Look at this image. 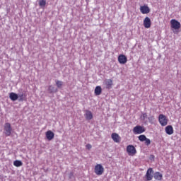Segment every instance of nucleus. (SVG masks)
<instances>
[{
    "instance_id": "obj_1",
    "label": "nucleus",
    "mask_w": 181,
    "mask_h": 181,
    "mask_svg": "<svg viewBox=\"0 0 181 181\" xmlns=\"http://www.w3.org/2000/svg\"><path fill=\"white\" fill-rule=\"evenodd\" d=\"M94 172L97 176H101L104 173V167L101 164H96L95 165Z\"/></svg>"
},
{
    "instance_id": "obj_2",
    "label": "nucleus",
    "mask_w": 181,
    "mask_h": 181,
    "mask_svg": "<svg viewBox=\"0 0 181 181\" xmlns=\"http://www.w3.org/2000/svg\"><path fill=\"white\" fill-rule=\"evenodd\" d=\"M170 27L171 29H174V30H179L181 28L180 22L177 21L176 19H172L170 21Z\"/></svg>"
},
{
    "instance_id": "obj_3",
    "label": "nucleus",
    "mask_w": 181,
    "mask_h": 181,
    "mask_svg": "<svg viewBox=\"0 0 181 181\" xmlns=\"http://www.w3.org/2000/svg\"><path fill=\"white\" fill-rule=\"evenodd\" d=\"M127 152L129 156H135L136 154V148L133 145H129L127 146Z\"/></svg>"
},
{
    "instance_id": "obj_4",
    "label": "nucleus",
    "mask_w": 181,
    "mask_h": 181,
    "mask_svg": "<svg viewBox=\"0 0 181 181\" xmlns=\"http://www.w3.org/2000/svg\"><path fill=\"white\" fill-rule=\"evenodd\" d=\"M158 121L161 125V127H166L168 125V117L164 115H159L158 116Z\"/></svg>"
},
{
    "instance_id": "obj_5",
    "label": "nucleus",
    "mask_w": 181,
    "mask_h": 181,
    "mask_svg": "<svg viewBox=\"0 0 181 181\" xmlns=\"http://www.w3.org/2000/svg\"><path fill=\"white\" fill-rule=\"evenodd\" d=\"M145 132V128L142 126L137 125L133 128V134L134 135H139Z\"/></svg>"
},
{
    "instance_id": "obj_6",
    "label": "nucleus",
    "mask_w": 181,
    "mask_h": 181,
    "mask_svg": "<svg viewBox=\"0 0 181 181\" xmlns=\"http://www.w3.org/2000/svg\"><path fill=\"white\" fill-rule=\"evenodd\" d=\"M153 179V169L149 168L145 175V181H151Z\"/></svg>"
},
{
    "instance_id": "obj_7",
    "label": "nucleus",
    "mask_w": 181,
    "mask_h": 181,
    "mask_svg": "<svg viewBox=\"0 0 181 181\" xmlns=\"http://www.w3.org/2000/svg\"><path fill=\"white\" fill-rule=\"evenodd\" d=\"M4 131L6 136H11L12 134V127H11V123H5Z\"/></svg>"
},
{
    "instance_id": "obj_8",
    "label": "nucleus",
    "mask_w": 181,
    "mask_h": 181,
    "mask_svg": "<svg viewBox=\"0 0 181 181\" xmlns=\"http://www.w3.org/2000/svg\"><path fill=\"white\" fill-rule=\"evenodd\" d=\"M117 60L120 64H125L128 62V58L124 54H119Z\"/></svg>"
},
{
    "instance_id": "obj_9",
    "label": "nucleus",
    "mask_w": 181,
    "mask_h": 181,
    "mask_svg": "<svg viewBox=\"0 0 181 181\" xmlns=\"http://www.w3.org/2000/svg\"><path fill=\"white\" fill-rule=\"evenodd\" d=\"M143 25L146 29H149L152 23L151 22V18L149 17H146L143 21Z\"/></svg>"
},
{
    "instance_id": "obj_10",
    "label": "nucleus",
    "mask_w": 181,
    "mask_h": 181,
    "mask_svg": "<svg viewBox=\"0 0 181 181\" xmlns=\"http://www.w3.org/2000/svg\"><path fill=\"white\" fill-rule=\"evenodd\" d=\"M111 138L116 144H119V142H121V136H119V134L112 133Z\"/></svg>"
},
{
    "instance_id": "obj_11",
    "label": "nucleus",
    "mask_w": 181,
    "mask_h": 181,
    "mask_svg": "<svg viewBox=\"0 0 181 181\" xmlns=\"http://www.w3.org/2000/svg\"><path fill=\"white\" fill-rule=\"evenodd\" d=\"M140 12L143 13V15L148 14L151 12V9L146 5L140 6Z\"/></svg>"
},
{
    "instance_id": "obj_12",
    "label": "nucleus",
    "mask_w": 181,
    "mask_h": 181,
    "mask_svg": "<svg viewBox=\"0 0 181 181\" xmlns=\"http://www.w3.org/2000/svg\"><path fill=\"white\" fill-rule=\"evenodd\" d=\"M46 138L48 141H52L54 139V134L53 132L49 130L46 132Z\"/></svg>"
},
{
    "instance_id": "obj_13",
    "label": "nucleus",
    "mask_w": 181,
    "mask_h": 181,
    "mask_svg": "<svg viewBox=\"0 0 181 181\" xmlns=\"http://www.w3.org/2000/svg\"><path fill=\"white\" fill-rule=\"evenodd\" d=\"M85 118L87 121H90V119H93V112H91V111L90 110H86Z\"/></svg>"
},
{
    "instance_id": "obj_14",
    "label": "nucleus",
    "mask_w": 181,
    "mask_h": 181,
    "mask_svg": "<svg viewBox=\"0 0 181 181\" xmlns=\"http://www.w3.org/2000/svg\"><path fill=\"white\" fill-rule=\"evenodd\" d=\"M165 131L168 135H172L173 134V127L168 125L165 127Z\"/></svg>"
},
{
    "instance_id": "obj_15",
    "label": "nucleus",
    "mask_w": 181,
    "mask_h": 181,
    "mask_svg": "<svg viewBox=\"0 0 181 181\" xmlns=\"http://www.w3.org/2000/svg\"><path fill=\"white\" fill-rule=\"evenodd\" d=\"M9 98L10 100H11V101H16V100L19 98V96L18 95V94L13 92H11L9 93Z\"/></svg>"
},
{
    "instance_id": "obj_16",
    "label": "nucleus",
    "mask_w": 181,
    "mask_h": 181,
    "mask_svg": "<svg viewBox=\"0 0 181 181\" xmlns=\"http://www.w3.org/2000/svg\"><path fill=\"white\" fill-rule=\"evenodd\" d=\"M105 86H106V88L110 90L112 87V81L111 79H107L105 81Z\"/></svg>"
},
{
    "instance_id": "obj_17",
    "label": "nucleus",
    "mask_w": 181,
    "mask_h": 181,
    "mask_svg": "<svg viewBox=\"0 0 181 181\" xmlns=\"http://www.w3.org/2000/svg\"><path fill=\"white\" fill-rule=\"evenodd\" d=\"M163 177V175L160 173L156 172L154 173V179H156V180L160 181V180H162Z\"/></svg>"
},
{
    "instance_id": "obj_18",
    "label": "nucleus",
    "mask_w": 181,
    "mask_h": 181,
    "mask_svg": "<svg viewBox=\"0 0 181 181\" xmlns=\"http://www.w3.org/2000/svg\"><path fill=\"white\" fill-rule=\"evenodd\" d=\"M101 93H103V89L101 88V86H98L95 88V95H100Z\"/></svg>"
},
{
    "instance_id": "obj_19",
    "label": "nucleus",
    "mask_w": 181,
    "mask_h": 181,
    "mask_svg": "<svg viewBox=\"0 0 181 181\" xmlns=\"http://www.w3.org/2000/svg\"><path fill=\"white\" fill-rule=\"evenodd\" d=\"M13 165L14 166H16V168H19L21 166H22L23 165V163H22V161L19 160H16L13 162Z\"/></svg>"
},
{
    "instance_id": "obj_20",
    "label": "nucleus",
    "mask_w": 181,
    "mask_h": 181,
    "mask_svg": "<svg viewBox=\"0 0 181 181\" xmlns=\"http://www.w3.org/2000/svg\"><path fill=\"white\" fill-rule=\"evenodd\" d=\"M18 98H19L18 99L19 101H26V95L25 94L19 95Z\"/></svg>"
},
{
    "instance_id": "obj_21",
    "label": "nucleus",
    "mask_w": 181,
    "mask_h": 181,
    "mask_svg": "<svg viewBox=\"0 0 181 181\" xmlns=\"http://www.w3.org/2000/svg\"><path fill=\"white\" fill-rule=\"evenodd\" d=\"M146 139V136H145L144 134H141L139 136V141H140L141 142H144Z\"/></svg>"
},
{
    "instance_id": "obj_22",
    "label": "nucleus",
    "mask_w": 181,
    "mask_h": 181,
    "mask_svg": "<svg viewBox=\"0 0 181 181\" xmlns=\"http://www.w3.org/2000/svg\"><path fill=\"white\" fill-rule=\"evenodd\" d=\"M56 86L58 88H62V86H63V81H56Z\"/></svg>"
},
{
    "instance_id": "obj_23",
    "label": "nucleus",
    "mask_w": 181,
    "mask_h": 181,
    "mask_svg": "<svg viewBox=\"0 0 181 181\" xmlns=\"http://www.w3.org/2000/svg\"><path fill=\"white\" fill-rule=\"evenodd\" d=\"M39 5H40V6H45V5H46V1L40 0Z\"/></svg>"
},
{
    "instance_id": "obj_24",
    "label": "nucleus",
    "mask_w": 181,
    "mask_h": 181,
    "mask_svg": "<svg viewBox=\"0 0 181 181\" xmlns=\"http://www.w3.org/2000/svg\"><path fill=\"white\" fill-rule=\"evenodd\" d=\"M145 141V145H146V146H149V145H151V139L146 138Z\"/></svg>"
},
{
    "instance_id": "obj_25",
    "label": "nucleus",
    "mask_w": 181,
    "mask_h": 181,
    "mask_svg": "<svg viewBox=\"0 0 181 181\" xmlns=\"http://www.w3.org/2000/svg\"><path fill=\"white\" fill-rule=\"evenodd\" d=\"M86 148L88 149V151H90V149H91L93 148V146H91V144H86Z\"/></svg>"
},
{
    "instance_id": "obj_26",
    "label": "nucleus",
    "mask_w": 181,
    "mask_h": 181,
    "mask_svg": "<svg viewBox=\"0 0 181 181\" xmlns=\"http://www.w3.org/2000/svg\"><path fill=\"white\" fill-rule=\"evenodd\" d=\"M143 119H145V118H146L148 117V115H146V113H144L142 115Z\"/></svg>"
},
{
    "instance_id": "obj_27",
    "label": "nucleus",
    "mask_w": 181,
    "mask_h": 181,
    "mask_svg": "<svg viewBox=\"0 0 181 181\" xmlns=\"http://www.w3.org/2000/svg\"><path fill=\"white\" fill-rule=\"evenodd\" d=\"M53 86H49V90H53Z\"/></svg>"
},
{
    "instance_id": "obj_28",
    "label": "nucleus",
    "mask_w": 181,
    "mask_h": 181,
    "mask_svg": "<svg viewBox=\"0 0 181 181\" xmlns=\"http://www.w3.org/2000/svg\"><path fill=\"white\" fill-rule=\"evenodd\" d=\"M151 158L152 159H153V158H155V156L151 155Z\"/></svg>"
}]
</instances>
